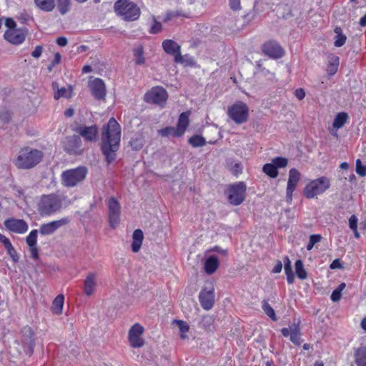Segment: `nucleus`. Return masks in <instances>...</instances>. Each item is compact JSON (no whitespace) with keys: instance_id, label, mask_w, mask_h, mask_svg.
Segmentation results:
<instances>
[{"instance_id":"nucleus-41","label":"nucleus","mask_w":366,"mask_h":366,"mask_svg":"<svg viewBox=\"0 0 366 366\" xmlns=\"http://www.w3.org/2000/svg\"><path fill=\"white\" fill-rule=\"evenodd\" d=\"M189 143L194 147H202L205 145V139L199 135H194L189 139Z\"/></svg>"},{"instance_id":"nucleus-54","label":"nucleus","mask_w":366,"mask_h":366,"mask_svg":"<svg viewBox=\"0 0 366 366\" xmlns=\"http://www.w3.org/2000/svg\"><path fill=\"white\" fill-rule=\"evenodd\" d=\"M330 269H341L343 267L340 260L339 259H335L330 266Z\"/></svg>"},{"instance_id":"nucleus-37","label":"nucleus","mask_w":366,"mask_h":366,"mask_svg":"<svg viewBox=\"0 0 366 366\" xmlns=\"http://www.w3.org/2000/svg\"><path fill=\"white\" fill-rule=\"evenodd\" d=\"M263 172L272 178H275L278 175L277 169L273 163L264 164L263 167Z\"/></svg>"},{"instance_id":"nucleus-19","label":"nucleus","mask_w":366,"mask_h":366,"mask_svg":"<svg viewBox=\"0 0 366 366\" xmlns=\"http://www.w3.org/2000/svg\"><path fill=\"white\" fill-rule=\"evenodd\" d=\"M26 34L27 29H8L4 36L6 41L13 44H20L25 40Z\"/></svg>"},{"instance_id":"nucleus-38","label":"nucleus","mask_w":366,"mask_h":366,"mask_svg":"<svg viewBox=\"0 0 366 366\" xmlns=\"http://www.w3.org/2000/svg\"><path fill=\"white\" fill-rule=\"evenodd\" d=\"M214 322V319L211 315H204L200 322V325L205 330H211Z\"/></svg>"},{"instance_id":"nucleus-59","label":"nucleus","mask_w":366,"mask_h":366,"mask_svg":"<svg viewBox=\"0 0 366 366\" xmlns=\"http://www.w3.org/2000/svg\"><path fill=\"white\" fill-rule=\"evenodd\" d=\"M5 24L9 28V29H16V22L12 19H6Z\"/></svg>"},{"instance_id":"nucleus-17","label":"nucleus","mask_w":366,"mask_h":366,"mask_svg":"<svg viewBox=\"0 0 366 366\" xmlns=\"http://www.w3.org/2000/svg\"><path fill=\"white\" fill-rule=\"evenodd\" d=\"M162 47L167 54L173 55L175 62H183V56L181 54V46L171 39L164 40Z\"/></svg>"},{"instance_id":"nucleus-16","label":"nucleus","mask_w":366,"mask_h":366,"mask_svg":"<svg viewBox=\"0 0 366 366\" xmlns=\"http://www.w3.org/2000/svg\"><path fill=\"white\" fill-rule=\"evenodd\" d=\"M263 52L272 59H280L284 56L285 51L275 41H269L262 46Z\"/></svg>"},{"instance_id":"nucleus-8","label":"nucleus","mask_w":366,"mask_h":366,"mask_svg":"<svg viewBox=\"0 0 366 366\" xmlns=\"http://www.w3.org/2000/svg\"><path fill=\"white\" fill-rule=\"evenodd\" d=\"M246 189V184L242 182L230 185L227 191L229 202L234 206L241 204L245 199Z\"/></svg>"},{"instance_id":"nucleus-11","label":"nucleus","mask_w":366,"mask_h":366,"mask_svg":"<svg viewBox=\"0 0 366 366\" xmlns=\"http://www.w3.org/2000/svg\"><path fill=\"white\" fill-rule=\"evenodd\" d=\"M107 206L109 224L112 228H115L120 220V204L115 197H112L107 201Z\"/></svg>"},{"instance_id":"nucleus-35","label":"nucleus","mask_w":366,"mask_h":366,"mask_svg":"<svg viewBox=\"0 0 366 366\" xmlns=\"http://www.w3.org/2000/svg\"><path fill=\"white\" fill-rule=\"evenodd\" d=\"M57 9L61 15L66 14L71 8V0H56Z\"/></svg>"},{"instance_id":"nucleus-42","label":"nucleus","mask_w":366,"mask_h":366,"mask_svg":"<svg viewBox=\"0 0 366 366\" xmlns=\"http://www.w3.org/2000/svg\"><path fill=\"white\" fill-rule=\"evenodd\" d=\"M37 234L38 231L36 229H33L26 237V242L29 247H34L36 245Z\"/></svg>"},{"instance_id":"nucleus-46","label":"nucleus","mask_w":366,"mask_h":366,"mask_svg":"<svg viewBox=\"0 0 366 366\" xmlns=\"http://www.w3.org/2000/svg\"><path fill=\"white\" fill-rule=\"evenodd\" d=\"M134 56L136 57L135 61L137 64H142L144 63V57L143 56V49L139 47L134 50Z\"/></svg>"},{"instance_id":"nucleus-61","label":"nucleus","mask_w":366,"mask_h":366,"mask_svg":"<svg viewBox=\"0 0 366 366\" xmlns=\"http://www.w3.org/2000/svg\"><path fill=\"white\" fill-rule=\"evenodd\" d=\"M61 54L59 53H56L54 55V58L53 61H51L52 66L59 64L61 61Z\"/></svg>"},{"instance_id":"nucleus-49","label":"nucleus","mask_w":366,"mask_h":366,"mask_svg":"<svg viewBox=\"0 0 366 366\" xmlns=\"http://www.w3.org/2000/svg\"><path fill=\"white\" fill-rule=\"evenodd\" d=\"M67 93H68L67 89L64 87H62V88L58 89V91L55 93L54 98L56 99H59L61 97H68Z\"/></svg>"},{"instance_id":"nucleus-63","label":"nucleus","mask_w":366,"mask_h":366,"mask_svg":"<svg viewBox=\"0 0 366 366\" xmlns=\"http://www.w3.org/2000/svg\"><path fill=\"white\" fill-rule=\"evenodd\" d=\"M292 326L290 327L289 328H282L281 330V332L282 334V335L284 337H288V336H290L291 333H292Z\"/></svg>"},{"instance_id":"nucleus-24","label":"nucleus","mask_w":366,"mask_h":366,"mask_svg":"<svg viewBox=\"0 0 366 366\" xmlns=\"http://www.w3.org/2000/svg\"><path fill=\"white\" fill-rule=\"evenodd\" d=\"M219 262L216 256L212 255L209 257L204 262L205 272L208 274H212L214 273L217 268L219 267Z\"/></svg>"},{"instance_id":"nucleus-5","label":"nucleus","mask_w":366,"mask_h":366,"mask_svg":"<svg viewBox=\"0 0 366 366\" xmlns=\"http://www.w3.org/2000/svg\"><path fill=\"white\" fill-rule=\"evenodd\" d=\"M330 179L325 176H322L307 184L303 189V194L306 198L313 199L325 192L330 187Z\"/></svg>"},{"instance_id":"nucleus-47","label":"nucleus","mask_w":366,"mask_h":366,"mask_svg":"<svg viewBox=\"0 0 366 366\" xmlns=\"http://www.w3.org/2000/svg\"><path fill=\"white\" fill-rule=\"evenodd\" d=\"M356 172L361 177L366 176V167L362 164L360 159L356 161Z\"/></svg>"},{"instance_id":"nucleus-64","label":"nucleus","mask_w":366,"mask_h":366,"mask_svg":"<svg viewBox=\"0 0 366 366\" xmlns=\"http://www.w3.org/2000/svg\"><path fill=\"white\" fill-rule=\"evenodd\" d=\"M287 275V280L288 284L291 285L294 282L295 280V275L293 272L285 273Z\"/></svg>"},{"instance_id":"nucleus-32","label":"nucleus","mask_w":366,"mask_h":366,"mask_svg":"<svg viewBox=\"0 0 366 366\" xmlns=\"http://www.w3.org/2000/svg\"><path fill=\"white\" fill-rule=\"evenodd\" d=\"M348 119V114L346 112H340L338 113L334 119L332 126L333 128L338 129L342 128L345 124L347 122Z\"/></svg>"},{"instance_id":"nucleus-4","label":"nucleus","mask_w":366,"mask_h":366,"mask_svg":"<svg viewBox=\"0 0 366 366\" xmlns=\"http://www.w3.org/2000/svg\"><path fill=\"white\" fill-rule=\"evenodd\" d=\"M114 9L117 16L126 21H137L141 15L140 8L130 0H117Z\"/></svg>"},{"instance_id":"nucleus-60","label":"nucleus","mask_w":366,"mask_h":366,"mask_svg":"<svg viewBox=\"0 0 366 366\" xmlns=\"http://www.w3.org/2000/svg\"><path fill=\"white\" fill-rule=\"evenodd\" d=\"M56 44L60 46H65L67 44V39L64 36L59 37L56 39Z\"/></svg>"},{"instance_id":"nucleus-7","label":"nucleus","mask_w":366,"mask_h":366,"mask_svg":"<svg viewBox=\"0 0 366 366\" xmlns=\"http://www.w3.org/2000/svg\"><path fill=\"white\" fill-rule=\"evenodd\" d=\"M228 117L237 124L246 122L249 118V107L242 102H237L227 109Z\"/></svg>"},{"instance_id":"nucleus-12","label":"nucleus","mask_w":366,"mask_h":366,"mask_svg":"<svg viewBox=\"0 0 366 366\" xmlns=\"http://www.w3.org/2000/svg\"><path fill=\"white\" fill-rule=\"evenodd\" d=\"M144 327L139 323L134 324L129 330L128 338L130 345L134 348L142 347L144 345V340L142 337Z\"/></svg>"},{"instance_id":"nucleus-2","label":"nucleus","mask_w":366,"mask_h":366,"mask_svg":"<svg viewBox=\"0 0 366 366\" xmlns=\"http://www.w3.org/2000/svg\"><path fill=\"white\" fill-rule=\"evenodd\" d=\"M68 204L66 197L59 193L42 195L37 202V210L41 217H49L59 212Z\"/></svg>"},{"instance_id":"nucleus-45","label":"nucleus","mask_w":366,"mask_h":366,"mask_svg":"<svg viewBox=\"0 0 366 366\" xmlns=\"http://www.w3.org/2000/svg\"><path fill=\"white\" fill-rule=\"evenodd\" d=\"M5 249L7 252V254L11 257L13 261L14 262H17L19 261V256L12 244L8 245L6 247H5Z\"/></svg>"},{"instance_id":"nucleus-29","label":"nucleus","mask_w":366,"mask_h":366,"mask_svg":"<svg viewBox=\"0 0 366 366\" xmlns=\"http://www.w3.org/2000/svg\"><path fill=\"white\" fill-rule=\"evenodd\" d=\"M64 302V297L63 295H57L52 302L51 311L54 314L60 315Z\"/></svg>"},{"instance_id":"nucleus-55","label":"nucleus","mask_w":366,"mask_h":366,"mask_svg":"<svg viewBox=\"0 0 366 366\" xmlns=\"http://www.w3.org/2000/svg\"><path fill=\"white\" fill-rule=\"evenodd\" d=\"M29 249H30L31 258L35 259H38L39 251H38L37 246L36 245L34 247H29Z\"/></svg>"},{"instance_id":"nucleus-1","label":"nucleus","mask_w":366,"mask_h":366,"mask_svg":"<svg viewBox=\"0 0 366 366\" xmlns=\"http://www.w3.org/2000/svg\"><path fill=\"white\" fill-rule=\"evenodd\" d=\"M120 141L121 127L114 118H111L103 126L101 134V149L109 164L115 160Z\"/></svg>"},{"instance_id":"nucleus-44","label":"nucleus","mask_w":366,"mask_h":366,"mask_svg":"<svg viewBox=\"0 0 366 366\" xmlns=\"http://www.w3.org/2000/svg\"><path fill=\"white\" fill-rule=\"evenodd\" d=\"M272 163L275 165L276 169L284 168L287 164V159L284 157H278L272 159Z\"/></svg>"},{"instance_id":"nucleus-30","label":"nucleus","mask_w":366,"mask_h":366,"mask_svg":"<svg viewBox=\"0 0 366 366\" xmlns=\"http://www.w3.org/2000/svg\"><path fill=\"white\" fill-rule=\"evenodd\" d=\"M172 325L177 326L179 330V335L182 339H186L187 337V333L189 330V325L187 322L183 320H174L172 321Z\"/></svg>"},{"instance_id":"nucleus-53","label":"nucleus","mask_w":366,"mask_h":366,"mask_svg":"<svg viewBox=\"0 0 366 366\" xmlns=\"http://www.w3.org/2000/svg\"><path fill=\"white\" fill-rule=\"evenodd\" d=\"M342 294L341 292L337 290L336 289L332 292L331 295V300L333 302H337L341 299Z\"/></svg>"},{"instance_id":"nucleus-14","label":"nucleus","mask_w":366,"mask_h":366,"mask_svg":"<svg viewBox=\"0 0 366 366\" xmlns=\"http://www.w3.org/2000/svg\"><path fill=\"white\" fill-rule=\"evenodd\" d=\"M69 222V219L68 217H64L58 220L51 221L41 224L39 231L41 235H51L60 227L66 225Z\"/></svg>"},{"instance_id":"nucleus-34","label":"nucleus","mask_w":366,"mask_h":366,"mask_svg":"<svg viewBox=\"0 0 366 366\" xmlns=\"http://www.w3.org/2000/svg\"><path fill=\"white\" fill-rule=\"evenodd\" d=\"M295 272L297 276L300 280H305L307 277V272L305 271L302 260L298 259L295 263Z\"/></svg>"},{"instance_id":"nucleus-43","label":"nucleus","mask_w":366,"mask_h":366,"mask_svg":"<svg viewBox=\"0 0 366 366\" xmlns=\"http://www.w3.org/2000/svg\"><path fill=\"white\" fill-rule=\"evenodd\" d=\"M322 239V236L320 235V234H312L310 237V240H309V243L307 245V250H311L314 245L320 242Z\"/></svg>"},{"instance_id":"nucleus-33","label":"nucleus","mask_w":366,"mask_h":366,"mask_svg":"<svg viewBox=\"0 0 366 366\" xmlns=\"http://www.w3.org/2000/svg\"><path fill=\"white\" fill-rule=\"evenodd\" d=\"M301 333L298 326L292 325V333L290 336V340L296 345H300L302 343Z\"/></svg>"},{"instance_id":"nucleus-13","label":"nucleus","mask_w":366,"mask_h":366,"mask_svg":"<svg viewBox=\"0 0 366 366\" xmlns=\"http://www.w3.org/2000/svg\"><path fill=\"white\" fill-rule=\"evenodd\" d=\"M63 147L70 154H80L83 151L81 138L76 135L66 137L63 142Z\"/></svg>"},{"instance_id":"nucleus-27","label":"nucleus","mask_w":366,"mask_h":366,"mask_svg":"<svg viewBox=\"0 0 366 366\" xmlns=\"http://www.w3.org/2000/svg\"><path fill=\"white\" fill-rule=\"evenodd\" d=\"M354 357L355 363L357 366H366V347L356 349Z\"/></svg>"},{"instance_id":"nucleus-3","label":"nucleus","mask_w":366,"mask_h":366,"mask_svg":"<svg viewBox=\"0 0 366 366\" xmlns=\"http://www.w3.org/2000/svg\"><path fill=\"white\" fill-rule=\"evenodd\" d=\"M43 157L44 154L41 151L25 147L19 150L14 162L19 169H28L39 164Z\"/></svg>"},{"instance_id":"nucleus-25","label":"nucleus","mask_w":366,"mask_h":366,"mask_svg":"<svg viewBox=\"0 0 366 366\" xmlns=\"http://www.w3.org/2000/svg\"><path fill=\"white\" fill-rule=\"evenodd\" d=\"M189 114L187 112L182 113L178 119V123L177 125V135L182 136L186 131L188 125H189Z\"/></svg>"},{"instance_id":"nucleus-28","label":"nucleus","mask_w":366,"mask_h":366,"mask_svg":"<svg viewBox=\"0 0 366 366\" xmlns=\"http://www.w3.org/2000/svg\"><path fill=\"white\" fill-rule=\"evenodd\" d=\"M37 8L46 12L51 11L55 7L54 0H34Z\"/></svg>"},{"instance_id":"nucleus-6","label":"nucleus","mask_w":366,"mask_h":366,"mask_svg":"<svg viewBox=\"0 0 366 366\" xmlns=\"http://www.w3.org/2000/svg\"><path fill=\"white\" fill-rule=\"evenodd\" d=\"M88 170L85 167L64 171L61 174V184L66 187H74L85 179Z\"/></svg>"},{"instance_id":"nucleus-9","label":"nucleus","mask_w":366,"mask_h":366,"mask_svg":"<svg viewBox=\"0 0 366 366\" xmlns=\"http://www.w3.org/2000/svg\"><path fill=\"white\" fill-rule=\"evenodd\" d=\"M199 301L202 307L210 310L215 302L214 287L212 282L206 284L199 294Z\"/></svg>"},{"instance_id":"nucleus-23","label":"nucleus","mask_w":366,"mask_h":366,"mask_svg":"<svg viewBox=\"0 0 366 366\" xmlns=\"http://www.w3.org/2000/svg\"><path fill=\"white\" fill-rule=\"evenodd\" d=\"M23 335V342L24 345V351L26 354L31 355L34 351V332L30 327H24L21 330Z\"/></svg>"},{"instance_id":"nucleus-57","label":"nucleus","mask_w":366,"mask_h":366,"mask_svg":"<svg viewBox=\"0 0 366 366\" xmlns=\"http://www.w3.org/2000/svg\"><path fill=\"white\" fill-rule=\"evenodd\" d=\"M0 243L3 244V246L6 247L8 245L11 244V241L9 238H7L5 235L0 233Z\"/></svg>"},{"instance_id":"nucleus-56","label":"nucleus","mask_w":366,"mask_h":366,"mask_svg":"<svg viewBox=\"0 0 366 366\" xmlns=\"http://www.w3.org/2000/svg\"><path fill=\"white\" fill-rule=\"evenodd\" d=\"M179 64H182L185 66H192L194 64V60L188 56H183V62H178Z\"/></svg>"},{"instance_id":"nucleus-31","label":"nucleus","mask_w":366,"mask_h":366,"mask_svg":"<svg viewBox=\"0 0 366 366\" xmlns=\"http://www.w3.org/2000/svg\"><path fill=\"white\" fill-rule=\"evenodd\" d=\"M334 31L336 34L335 37L334 45L336 47L342 46L346 42L347 36L345 34H343L342 29L340 26L335 27Z\"/></svg>"},{"instance_id":"nucleus-18","label":"nucleus","mask_w":366,"mask_h":366,"mask_svg":"<svg viewBox=\"0 0 366 366\" xmlns=\"http://www.w3.org/2000/svg\"><path fill=\"white\" fill-rule=\"evenodd\" d=\"M75 132L87 142H95L98 137V127L96 124L87 127L81 125L75 129Z\"/></svg>"},{"instance_id":"nucleus-20","label":"nucleus","mask_w":366,"mask_h":366,"mask_svg":"<svg viewBox=\"0 0 366 366\" xmlns=\"http://www.w3.org/2000/svg\"><path fill=\"white\" fill-rule=\"evenodd\" d=\"M89 86L96 99L103 100L105 99L106 86L103 80L96 78L93 81H89Z\"/></svg>"},{"instance_id":"nucleus-48","label":"nucleus","mask_w":366,"mask_h":366,"mask_svg":"<svg viewBox=\"0 0 366 366\" xmlns=\"http://www.w3.org/2000/svg\"><path fill=\"white\" fill-rule=\"evenodd\" d=\"M349 226L350 228L356 232L357 229V218L355 215H352L349 219Z\"/></svg>"},{"instance_id":"nucleus-36","label":"nucleus","mask_w":366,"mask_h":366,"mask_svg":"<svg viewBox=\"0 0 366 366\" xmlns=\"http://www.w3.org/2000/svg\"><path fill=\"white\" fill-rule=\"evenodd\" d=\"M339 64H340L339 57L337 56H333L331 58V59L330 61V64L327 67V72L330 75H333L337 72Z\"/></svg>"},{"instance_id":"nucleus-22","label":"nucleus","mask_w":366,"mask_h":366,"mask_svg":"<svg viewBox=\"0 0 366 366\" xmlns=\"http://www.w3.org/2000/svg\"><path fill=\"white\" fill-rule=\"evenodd\" d=\"M300 173L296 169L293 168L290 170L289 178L287 186V199L288 202L292 201V192L300 181Z\"/></svg>"},{"instance_id":"nucleus-10","label":"nucleus","mask_w":366,"mask_h":366,"mask_svg":"<svg viewBox=\"0 0 366 366\" xmlns=\"http://www.w3.org/2000/svg\"><path fill=\"white\" fill-rule=\"evenodd\" d=\"M167 98V92L162 86L153 87L144 95L145 102L159 105L162 107L164 106Z\"/></svg>"},{"instance_id":"nucleus-40","label":"nucleus","mask_w":366,"mask_h":366,"mask_svg":"<svg viewBox=\"0 0 366 366\" xmlns=\"http://www.w3.org/2000/svg\"><path fill=\"white\" fill-rule=\"evenodd\" d=\"M262 307L264 313L268 317H269L273 321L277 320L274 310L267 301H263Z\"/></svg>"},{"instance_id":"nucleus-21","label":"nucleus","mask_w":366,"mask_h":366,"mask_svg":"<svg viewBox=\"0 0 366 366\" xmlns=\"http://www.w3.org/2000/svg\"><path fill=\"white\" fill-rule=\"evenodd\" d=\"M97 274L93 272H89L84 281L83 292L85 295H93L97 287Z\"/></svg>"},{"instance_id":"nucleus-50","label":"nucleus","mask_w":366,"mask_h":366,"mask_svg":"<svg viewBox=\"0 0 366 366\" xmlns=\"http://www.w3.org/2000/svg\"><path fill=\"white\" fill-rule=\"evenodd\" d=\"M162 30V24L161 23L154 21L151 29L150 33L152 34H157Z\"/></svg>"},{"instance_id":"nucleus-52","label":"nucleus","mask_w":366,"mask_h":366,"mask_svg":"<svg viewBox=\"0 0 366 366\" xmlns=\"http://www.w3.org/2000/svg\"><path fill=\"white\" fill-rule=\"evenodd\" d=\"M42 51L43 47L40 45L36 46L34 50L31 52V56L35 59H38L41 56Z\"/></svg>"},{"instance_id":"nucleus-58","label":"nucleus","mask_w":366,"mask_h":366,"mask_svg":"<svg viewBox=\"0 0 366 366\" xmlns=\"http://www.w3.org/2000/svg\"><path fill=\"white\" fill-rule=\"evenodd\" d=\"M295 97L299 99L302 100L305 97V92L303 89H297L295 92Z\"/></svg>"},{"instance_id":"nucleus-26","label":"nucleus","mask_w":366,"mask_h":366,"mask_svg":"<svg viewBox=\"0 0 366 366\" xmlns=\"http://www.w3.org/2000/svg\"><path fill=\"white\" fill-rule=\"evenodd\" d=\"M144 238L143 232L141 229H135L132 234V249L134 252L139 251Z\"/></svg>"},{"instance_id":"nucleus-51","label":"nucleus","mask_w":366,"mask_h":366,"mask_svg":"<svg viewBox=\"0 0 366 366\" xmlns=\"http://www.w3.org/2000/svg\"><path fill=\"white\" fill-rule=\"evenodd\" d=\"M229 6L233 11H239L241 9L240 0H229Z\"/></svg>"},{"instance_id":"nucleus-39","label":"nucleus","mask_w":366,"mask_h":366,"mask_svg":"<svg viewBox=\"0 0 366 366\" xmlns=\"http://www.w3.org/2000/svg\"><path fill=\"white\" fill-rule=\"evenodd\" d=\"M158 132L162 137H180V135H177V130L176 127H167L163 128L162 129H159Z\"/></svg>"},{"instance_id":"nucleus-62","label":"nucleus","mask_w":366,"mask_h":366,"mask_svg":"<svg viewBox=\"0 0 366 366\" xmlns=\"http://www.w3.org/2000/svg\"><path fill=\"white\" fill-rule=\"evenodd\" d=\"M282 269V264L280 261H278L276 265L272 269V272L274 273H280Z\"/></svg>"},{"instance_id":"nucleus-15","label":"nucleus","mask_w":366,"mask_h":366,"mask_svg":"<svg viewBox=\"0 0 366 366\" xmlns=\"http://www.w3.org/2000/svg\"><path fill=\"white\" fill-rule=\"evenodd\" d=\"M4 225L8 230L16 234H24L29 229L28 224L20 219L9 218L4 222Z\"/></svg>"}]
</instances>
